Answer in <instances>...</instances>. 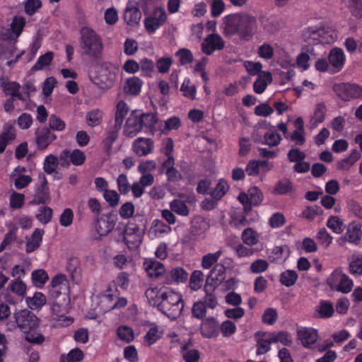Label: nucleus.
I'll use <instances>...</instances> for the list:
<instances>
[{"mask_svg": "<svg viewBox=\"0 0 362 362\" xmlns=\"http://www.w3.org/2000/svg\"><path fill=\"white\" fill-rule=\"evenodd\" d=\"M223 34L226 37L238 35L240 39L249 41L258 29L257 18L247 12L232 13L223 18Z\"/></svg>", "mask_w": 362, "mask_h": 362, "instance_id": "f257e3e1", "label": "nucleus"}, {"mask_svg": "<svg viewBox=\"0 0 362 362\" xmlns=\"http://www.w3.org/2000/svg\"><path fill=\"white\" fill-rule=\"evenodd\" d=\"M80 39L82 54L95 59L101 57L103 49L102 40L92 28L83 27L81 29Z\"/></svg>", "mask_w": 362, "mask_h": 362, "instance_id": "f03ea898", "label": "nucleus"}, {"mask_svg": "<svg viewBox=\"0 0 362 362\" xmlns=\"http://www.w3.org/2000/svg\"><path fill=\"white\" fill-rule=\"evenodd\" d=\"M161 302L158 304V310L171 320H176L181 314L184 302L182 296L173 291L161 294Z\"/></svg>", "mask_w": 362, "mask_h": 362, "instance_id": "7ed1b4c3", "label": "nucleus"}, {"mask_svg": "<svg viewBox=\"0 0 362 362\" xmlns=\"http://www.w3.org/2000/svg\"><path fill=\"white\" fill-rule=\"evenodd\" d=\"M16 322L24 333L35 329L38 326V318L31 311L25 309L15 314Z\"/></svg>", "mask_w": 362, "mask_h": 362, "instance_id": "20e7f679", "label": "nucleus"}, {"mask_svg": "<svg viewBox=\"0 0 362 362\" xmlns=\"http://www.w3.org/2000/svg\"><path fill=\"white\" fill-rule=\"evenodd\" d=\"M144 230L134 223H129L124 231V241L130 250H135L141 243Z\"/></svg>", "mask_w": 362, "mask_h": 362, "instance_id": "39448f33", "label": "nucleus"}, {"mask_svg": "<svg viewBox=\"0 0 362 362\" xmlns=\"http://www.w3.org/2000/svg\"><path fill=\"white\" fill-rule=\"evenodd\" d=\"M334 90L343 100L362 98V86L357 84L340 83L335 85Z\"/></svg>", "mask_w": 362, "mask_h": 362, "instance_id": "423d86ee", "label": "nucleus"}, {"mask_svg": "<svg viewBox=\"0 0 362 362\" xmlns=\"http://www.w3.org/2000/svg\"><path fill=\"white\" fill-rule=\"evenodd\" d=\"M166 20V13L161 8H156L152 15L144 20V25L146 31L151 34L161 25Z\"/></svg>", "mask_w": 362, "mask_h": 362, "instance_id": "0eeeda50", "label": "nucleus"}, {"mask_svg": "<svg viewBox=\"0 0 362 362\" xmlns=\"http://www.w3.org/2000/svg\"><path fill=\"white\" fill-rule=\"evenodd\" d=\"M225 42L221 35L216 33L208 35L202 43V51L206 55H211L216 50H221Z\"/></svg>", "mask_w": 362, "mask_h": 362, "instance_id": "6e6552de", "label": "nucleus"}, {"mask_svg": "<svg viewBox=\"0 0 362 362\" xmlns=\"http://www.w3.org/2000/svg\"><path fill=\"white\" fill-rule=\"evenodd\" d=\"M143 129L139 117V111H132L126 121L124 133L129 137H134Z\"/></svg>", "mask_w": 362, "mask_h": 362, "instance_id": "1a4fd4ad", "label": "nucleus"}, {"mask_svg": "<svg viewBox=\"0 0 362 362\" xmlns=\"http://www.w3.org/2000/svg\"><path fill=\"white\" fill-rule=\"evenodd\" d=\"M115 74L108 71L107 65L100 67V74L93 80V83L102 89H109L114 85Z\"/></svg>", "mask_w": 362, "mask_h": 362, "instance_id": "9d476101", "label": "nucleus"}, {"mask_svg": "<svg viewBox=\"0 0 362 362\" xmlns=\"http://www.w3.org/2000/svg\"><path fill=\"white\" fill-rule=\"evenodd\" d=\"M35 138L37 148L44 150L57 139V136L51 129L46 127H39L35 130Z\"/></svg>", "mask_w": 362, "mask_h": 362, "instance_id": "9b49d317", "label": "nucleus"}, {"mask_svg": "<svg viewBox=\"0 0 362 362\" xmlns=\"http://www.w3.org/2000/svg\"><path fill=\"white\" fill-rule=\"evenodd\" d=\"M297 337L304 347L311 348L317 341L318 334L313 328L300 327L297 329Z\"/></svg>", "mask_w": 362, "mask_h": 362, "instance_id": "f8f14e48", "label": "nucleus"}, {"mask_svg": "<svg viewBox=\"0 0 362 362\" xmlns=\"http://www.w3.org/2000/svg\"><path fill=\"white\" fill-rule=\"evenodd\" d=\"M200 332L205 338L216 337L219 334L218 322L214 317L204 319L201 324Z\"/></svg>", "mask_w": 362, "mask_h": 362, "instance_id": "ddd939ff", "label": "nucleus"}, {"mask_svg": "<svg viewBox=\"0 0 362 362\" xmlns=\"http://www.w3.org/2000/svg\"><path fill=\"white\" fill-rule=\"evenodd\" d=\"M153 144L150 138L139 137L133 142L132 149L138 156H144L153 151Z\"/></svg>", "mask_w": 362, "mask_h": 362, "instance_id": "4468645a", "label": "nucleus"}, {"mask_svg": "<svg viewBox=\"0 0 362 362\" xmlns=\"http://www.w3.org/2000/svg\"><path fill=\"white\" fill-rule=\"evenodd\" d=\"M49 201V188L47 182L45 178L42 183L37 185L34 197L30 204L33 205L44 204Z\"/></svg>", "mask_w": 362, "mask_h": 362, "instance_id": "2eb2a0df", "label": "nucleus"}, {"mask_svg": "<svg viewBox=\"0 0 362 362\" xmlns=\"http://www.w3.org/2000/svg\"><path fill=\"white\" fill-rule=\"evenodd\" d=\"M332 277L334 281L338 283L337 291L344 293H347L351 291L353 282L349 276L342 273L341 270H335L332 274Z\"/></svg>", "mask_w": 362, "mask_h": 362, "instance_id": "dca6fc26", "label": "nucleus"}, {"mask_svg": "<svg viewBox=\"0 0 362 362\" xmlns=\"http://www.w3.org/2000/svg\"><path fill=\"white\" fill-rule=\"evenodd\" d=\"M141 18V12L139 7L132 4H128L124 13V19L127 25H136Z\"/></svg>", "mask_w": 362, "mask_h": 362, "instance_id": "f3484780", "label": "nucleus"}, {"mask_svg": "<svg viewBox=\"0 0 362 362\" xmlns=\"http://www.w3.org/2000/svg\"><path fill=\"white\" fill-rule=\"evenodd\" d=\"M328 59L330 65L335 69V71H339L345 63V56L343 50L339 47L332 49L329 53Z\"/></svg>", "mask_w": 362, "mask_h": 362, "instance_id": "a211bd4d", "label": "nucleus"}, {"mask_svg": "<svg viewBox=\"0 0 362 362\" xmlns=\"http://www.w3.org/2000/svg\"><path fill=\"white\" fill-rule=\"evenodd\" d=\"M232 259L230 258H226L222 263L216 264L211 271L210 275L212 281H217L218 284H221L226 278V267L225 264H230Z\"/></svg>", "mask_w": 362, "mask_h": 362, "instance_id": "6ab92c4d", "label": "nucleus"}, {"mask_svg": "<svg viewBox=\"0 0 362 362\" xmlns=\"http://www.w3.org/2000/svg\"><path fill=\"white\" fill-rule=\"evenodd\" d=\"M1 86L6 95H11V98H17L21 101H25L26 98L20 92L21 85L16 81H1Z\"/></svg>", "mask_w": 362, "mask_h": 362, "instance_id": "aec40b11", "label": "nucleus"}, {"mask_svg": "<svg viewBox=\"0 0 362 362\" xmlns=\"http://www.w3.org/2000/svg\"><path fill=\"white\" fill-rule=\"evenodd\" d=\"M44 232L42 229L36 228L32 235L28 238L25 246V250L28 253L35 251L40 246Z\"/></svg>", "mask_w": 362, "mask_h": 362, "instance_id": "412c9836", "label": "nucleus"}, {"mask_svg": "<svg viewBox=\"0 0 362 362\" xmlns=\"http://www.w3.org/2000/svg\"><path fill=\"white\" fill-rule=\"evenodd\" d=\"M296 190L293 182L288 178L279 180L274 188L273 193L279 195H284L293 192Z\"/></svg>", "mask_w": 362, "mask_h": 362, "instance_id": "4be33fe9", "label": "nucleus"}, {"mask_svg": "<svg viewBox=\"0 0 362 362\" xmlns=\"http://www.w3.org/2000/svg\"><path fill=\"white\" fill-rule=\"evenodd\" d=\"M142 85L143 81L139 78L134 76L127 80L124 90L127 94L138 95L141 92Z\"/></svg>", "mask_w": 362, "mask_h": 362, "instance_id": "5701e85b", "label": "nucleus"}, {"mask_svg": "<svg viewBox=\"0 0 362 362\" xmlns=\"http://www.w3.org/2000/svg\"><path fill=\"white\" fill-rule=\"evenodd\" d=\"M272 81V76L270 72H262L253 84L254 91L257 94L262 93L266 89L267 85Z\"/></svg>", "mask_w": 362, "mask_h": 362, "instance_id": "b1692460", "label": "nucleus"}, {"mask_svg": "<svg viewBox=\"0 0 362 362\" xmlns=\"http://www.w3.org/2000/svg\"><path fill=\"white\" fill-rule=\"evenodd\" d=\"M144 265L148 275L151 277H158L165 272L163 264L156 260L146 261Z\"/></svg>", "mask_w": 362, "mask_h": 362, "instance_id": "393cba45", "label": "nucleus"}, {"mask_svg": "<svg viewBox=\"0 0 362 362\" xmlns=\"http://www.w3.org/2000/svg\"><path fill=\"white\" fill-rule=\"evenodd\" d=\"M129 112V107L127 103L120 100L117 105L115 115V124L116 129H121L124 119Z\"/></svg>", "mask_w": 362, "mask_h": 362, "instance_id": "a878e982", "label": "nucleus"}, {"mask_svg": "<svg viewBox=\"0 0 362 362\" xmlns=\"http://www.w3.org/2000/svg\"><path fill=\"white\" fill-rule=\"evenodd\" d=\"M361 226L354 222L351 223L347 228L345 239L349 243H357L361 240Z\"/></svg>", "mask_w": 362, "mask_h": 362, "instance_id": "bb28decb", "label": "nucleus"}, {"mask_svg": "<svg viewBox=\"0 0 362 362\" xmlns=\"http://www.w3.org/2000/svg\"><path fill=\"white\" fill-rule=\"evenodd\" d=\"M259 19L264 30L269 33H274L279 28V23L274 17L265 18L260 15Z\"/></svg>", "mask_w": 362, "mask_h": 362, "instance_id": "cd10ccee", "label": "nucleus"}, {"mask_svg": "<svg viewBox=\"0 0 362 362\" xmlns=\"http://www.w3.org/2000/svg\"><path fill=\"white\" fill-rule=\"evenodd\" d=\"M303 37L305 40L309 43H311V41L320 43V25L307 28L303 31Z\"/></svg>", "mask_w": 362, "mask_h": 362, "instance_id": "c85d7f7f", "label": "nucleus"}, {"mask_svg": "<svg viewBox=\"0 0 362 362\" xmlns=\"http://www.w3.org/2000/svg\"><path fill=\"white\" fill-rule=\"evenodd\" d=\"M115 226V223L108 218H100L96 225V230L101 236L107 235Z\"/></svg>", "mask_w": 362, "mask_h": 362, "instance_id": "c756f323", "label": "nucleus"}, {"mask_svg": "<svg viewBox=\"0 0 362 362\" xmlns=\"http://www.w3.org/2000/svg\"><path fill=\"white\" fill-rule=\"evenodd\" d=\"M26 303L30 309H37L46 303V297L42 293L37 292L33 297H28Z\"/></svg>", "mask_w": 362, "mask_h": 362, "instance_id": "7c9ffc66", "label": "nucleus"}, {"mask_svg": "<svg viewBox=\"0 0 362 362\" xmlns=\"http://www.w3.org/2000/svg\"><path fill=\"white\" fill-rule=\"evenodd\" d=\"M320 44H330L337 38V34L330 28H325L320 25Z\"/></svg>", "mask_w": 362, "mask_h": 362, "instance_id": "2f4dec72", "label": "nucleus"}, {"mask_svg": "<svg viewBox=\"0 0 362 362\" xmlns=\"http://www.w3.org/2000/svg\"><path fill=\"white\" fill-rule=\"evenodd\" d=\"M298 274L294 270H286L280 275V282L286 287L294 285L298 279Z\"/></svg>", "mask_w": 362, "mask_h": 362, "instance_id": "473e14b6", "label": "nucleus"}, {"mask_svg": "<svg viewBox=\"0 0 362 362\" xmlns=\"http://www.w3.org/2000/svg\"><path fill=\"white\" fill-rule=\"evenodd\" d=\"M188 344L182 346L181 351L185 362H198L200 358L199 352L197 349L188 350Z\"/></svg>", "mask_w": 362, "mask_h": 362, "instance_id": "72a5a7b5", "label": "nucleus"}, {"mask_svg": "<svg viewBox=\"0 0 362 362\" xmlns=\"http://www.w3.org/2000/svg\"><path fill=\"white\" fill-rule=\"evenodd\" d=\"M119 129H116L115 125H114L112 129L107 132V136L103 141L104 149L108 154L112 150V144L118 137V131Z\"/></svg>", "mask_w": 362, "mask_h": 362, "instance_id": "f704fd0d", "label": "nucleus"}, {"mask_svg": "<svg viewBox=\"0 0 362 362\" xmlns=\"http://www.w3.org/2000/svg\"><path fill=\"white\" fill-rule=\"evenodd\" d=\"M349 271L352 274L361 275L362 274V255H354L349 262Z\"/></svg>", "mask_w": 362, "mask_h": 362, "instance_id": "c9c22d12", "label": "nucleus"}, {"mask_svg": "<svg viewBox=\"0 0 362 362\" xmlns=\"http://www.w3.org/2000/svg\"><path fill=\"white\" fill-rule=\"evenodd\" d=\"M139 117L143 128L148 129L154 128L155 124L158 122L157 116L152 112L141 113L139 112Z\"/></svg>", "mask_w": 362, "mask_h": 362, "instance_id": "e433bc0d", "label": "nucleus"}, {"mask_svg": "<svg viewBox=\"0 0 362 362\" xmlns=\"http://www.w3.org/2000/svg\"><path fill=\"white\" fill-rule=\"evenodd\" d=\"M53 56L54 54L52 52H47L45 54L40 56L32 67L31 70L33 71H36L42 69L46 66H48L52 61Z\"/></svg>", "mask_w": 362, "mask_h": 362, "instance_id": "4c0bfd02", "label": "nucleus"}, {"mask_svg": "<svg viewBox=\"0 0 362 362\" xmlns=\"http://www.w3.org/2000/svg\"><path fill=\"white\" fill-rule=\"evenodd\" d=\"M327 226L335 233H341L345 228L343 221L337 216H331L327 222Z\"/></svg>", "mask_w": 362, "mask_h": 362, "instance_id": "58836bf2", "label": "nucleus"}, {"mask_svg": "<svg viewBox=\"0 0 362 362\" xmlns=\"http://www.w3.org/2000/svg\"><path fill=\"white\" fill-rule=\"evenodd\" d=\"M228 189V185L226 181L220 180L216 185V188L210 192L211 197L214 199H221Z\"/></svg>", "mask_w": 362, "mask_h": 362, "instance_id": "ea45409f", "label": "nucleus"}, {"mask_svg": "<svg viewBox=\"0 0 362 362\" xmlns=\"http://www.w3.org/2000/svg\"><path fill=\"white\" fill-rule=\"evenodd\" d=\"M317 311L319 313L320 317H330L334 313V308L330 302L322 300L320 303Z\"/></svg>", "mask_w": 362, "mask_h": 362, "instance_id": "a19ab883", "label": "nucleus"}, {"mask_svg": "<svg viewBox=\"0 0 362 362\" xmlns=\"http://www.w3.org/2000/svg\"><path fill=\"white\" fill-rule=\"evenodd\" d=\"M170 206L171 211L179 215L187 216L189 214L188 207L187 206L186 204L180 199L173 200L170 202Z\"/></svg>", "mask_w": 362, "mask_h": 362, "instance_id": "79ce46f5", "label": "nucleus"}, {"mask_svg": "<svg viewBox=\"0 0 362 362\" xmlns=\"http://www.w3.org/2000/svg\"><path fill=\"white\" fill-rule=\"evenodd\" d=\"M222 255L221 250H218L215 253H208L207 255H205L202 257V266L204 269H209L211 267L212 265H214L219 257Z\"/></svg>", "mask_w": 362, "mask_h": 362, "instance_id": "37998d69", "label": "nucleus"}, {"mask_svg": "<svg viewBox=\"0 0 362 362\" xmlns=\"http://www.w3.org/2000/svg\"><path fill=\"white\" fill-rule=\"evenodd\" d=\"M180 90L183 92L185 97L189 98L192 100L195 99L196 96V86L191 84L189 78H185L180 87Z\"/></svg>", "mask_w": 362, "mask_h": 362, "instance_id": "c03bdc74", "label": "nucleus"}, {"mask_svg": "<svg viewBox=\"0 0 362 362\" xmlns=\"http://www.w3.org/2000/svg\"><path fill=\"white\" fill-rule=\"evenodd\" d=\"M58 165V158L52 154H50L47 156L45 159L43 169L47 174H52L55 172Z\"/></svg>", "mask_w": 362, "mask_h": 362, "instance_id": "a18cd8bd", "label": "nucleus"}, {"mask_svg": "<svg viewBox=\"0 0 362 362\" xmlns=\"http://www.w3.org/2000/svg\"><path fill=\"white\" fill-rule=\"evenodd\" d=\"M206 223L203 218H198L192 222L190 228L192 236H197L203 234L206 230Z\"/></svg>", "mask_w": 362, "mask_h": 362, "instance_id": "49530a36", "label": "nucleus"}, {"mask_svg": "<svg viewBox=\"0 0 362 362\" xmlns=\"http://www.w3.org/2000/svg\"><path fill=\"white\" fill-rule=\"evenodd\" d=\"M192 316L198 320H203L206 314V306L205 303L201 300L193 304L192 308Z\"/></svg>", "mask_w": 362, "mask_h": 362, "instance_id": "de8ad7c7", "label": "nucleus"}, {"mask_svg": "<svg viewBox=\"0 0 362 362\" xmlns=\"http://www.w3.org/2000/svg\"><path fill=\"white\" fill-rule=\"evenodd\" d=\"M278 317L277 310L273 308H267L262 315V321L263 323L272 325Z\"/></svg>", "mask_w": 362, "mask_h": 362, "instance_id": "09e8293b", "label": "nucleus"}, {"mask_svg": "<svg viewBox=\"0 0 362 362\" xmlns=\"http://www.w3.org/2000/svg\"><path fill=\"white\" fill-rule=\"evenodd\" d=\"M175 56L179 58V62L181 65L190 64L193 62L194 57L192 52L186 48L179 49Z\"/></svg>", "mask_w": 362, "mask_h": 362, "instance_id": "8fccbe9b", "label": "nucleus"}, {"mask_svg": "<svg viewBox=\"0 0 362 362\" xmlns=\"http://www.w3.org/2000/svg\"><path fill=\"white\" fill-rule=\"evenodd\" d=\"M204 274L199 270L193 272L189 279V287L192 290L197 291L201 288L203 281Z\"/></svg>", "mask_w": 362, "mask_h": 362, "instance_id": "3c124183", "label": "nucleus"}, {"mask_svg": "<svg viewBox=\"0 0 362 362\" xmlns=\"http://www.w3.org/2000/svg\"><path fill=\"white\" fill-rule=\"evenodd\" d=\"M171 279L175 282H184L188 278V274L182 267L173 268L169 273Z\"/></svg>", "mask_w": 362, "mask_h": 362, "instance_id": "603ef678", "label": "nucleus"}, {"mask_svg": "<svg viewBox=\"0 0 362 362\" xmlns=\"http://www.w3.org/2000/svg\"><path fill=\"white\" fill-rule=\"evenodd\" d=\"M53 211L49 206H42L39 209V214L36 216L37 220L42 224L48 223L52 218Z\"/></svg>", "mask_w": 362, "mask_h": 362, "instance_id": "864d4df0", "label": "nucleus"}, {"mask_svg": "<svg viewBox=\"0 0 362 362\" xmlns=\"http://www.w3.org/2000/svg\"><path fill=\"white\" fill-rule=\"evenodd\" d=\"M281 139V136L279 134L272 131L264 134V141H262V143L269 146H276L280 144Z\"/></svg>", "mask_w": 362, "mask_h": 362, "instance_id": "5fc2aeb1", "label": "nucleus"}, {"mask_svg": "<svg viewBox=\"0 0 362 362\" xmlns=\"http://www.w3.org/2000/svg\"><path fill=\"white\" fill-rule=\"evenodd\" d=\"M247 193L250 203H252L253 206H258L262 203L263 200V194L257 187L250 188Z\"/></svg>", "mask_w": 362, "mask_h": 362, "instance_id": "6e6d98bb", "label": "nucleus"}, {"mask_svg": "<svg viewBox=\"0 0 362 362\" xmlns=\"http://www.w3.org/2000/svg\"><path fill=\"white\" fill-rule=\"evenodd\" d=\"M88 124L90 127H95L100 124L102 113L99 110H93L86 115Z\"/></svg>", "mask_w": 362, "mask_h": 362, "instance_id": "4d7b16f0", "label": "nucleus"}, {"mask_svg": "<svg viewBox=\"0 0 362 362\" xmlns=\"http://www.w3.org/2000/svg\"><path fill=\"white\" fill-rule=\"evenodd\" d=\"M25 25V18L22 16H15L11 23V28L13 33L19 36Z\"/></svg>", "mask_w": 362, "mask_h": 362, "instance_id": "13d9d810", "label": "nucleus"}, {"mask_svg": "<svg viewBox=\"0 0 362 362\" xmlns=\"http://www.w3.org/2000/svg\"><path fill=\"white\" fill-rule=\"evenodd\" d=\"M220 331L223 337H228L235 332L236 326L232 321L226 320L219 326Z\"/></svg>", "mask_w": 362, "mask_h": 362, "instance_id": "bf43d9fd", "label": "nucleus"}, {"mask_svg": "<svg viewBox=\"0 0 362 362\" xmlns=\"http://www.w3.org/2000/svg\"><path fill=\"white\" fill-rule=\"evenodd\" d=\"M117 335L123 341L127 343L131 342L134 339V332L132 328L124 326L117 329Z\"/></svg>", "mask_w": 362, "mask_h": 362, "instance_id": "052dcab7", "label": "nucleus"}, {"mask_svg": "<svg viewBox=\"0 0 362 362\" xmlns=\"http://www.w3.org/2000/svg\"><path fill=\"white\" fill-rule=\"evenodd\" d=\"M134 211L135 208L134 204L131 202H127L121 206L119 214L122 218L127 219L134 215Z\"/></svg>", "mask_w": 362, "mask_h": 362, "instance_id": "680f3d73", "label": "nucleus"}, {"mask_svg": "<svg viewBox=\"0 0 362 362\" xmlns=\"http://www.w3.org/2000/svg\"><path fill=\"white\" fill-rule=\"evenodd\" d=\"M211 4V13L214 17H218L223 12L225 4L223 0H209Z\"/></svg>", "mask_w": 362, "mask_h": 362, "instance_id": "e2e57ef3", "label": "nucleus"}, {"mask_svg": "<svg viewBox=\"0 0 362 362\" xmlns=\"http://www.w3.org/2000/svg\"><path fill=\"white\" fill-rule=\"evenodd\" d=\"M49 126L50 129L56 131H62L65 129L66 124L56 115L52 114L49 119Z\"/></svg>", "mask_w": 362, "mask_h": 362, "instance_id": "0e129e2a", "label": "nucleus"}, {"mask_svg": "<svg viewBox=\"0 0 362 362\" xmlns=\"http://www.w3.org/2000/svg\"><path fill=\"white\" fill-rule=\"evenodd\" d=\"M268 267L269 264L266 260L258 259L250 264V269L254 274H259L265 272Z\"/></svg>", "mask_w": 362, "mask_h": 362, "instance_id": "69168bd1", "label": "nucleus"}, {"mask_svg": "<svg viewBox=\"0 0 362 362\" xmlns=\"http://www.w3.org/2000/svg\"><path fill=\"white\" fill-rule=\"evenodd\" d=\"M103 197L111 207H115L119 204V195L115 190L107 189V191H105L103 193Z\"/></svg>", "mask_w": 362, "mask_h": 362, "instance_id": "338daca9", "label": "nucleus"}, {"mask_svg": "<svg viewBox=\"0 0 362 362\" xmlns=\"http://www.w3.org/2000/svg\"><path fill=\"white\" fill-rule=\"evenodd\" d=\"M11 291L20 296H23L26 291V285L20 280V276L9 285Z\"/></svg>", "mask_w": 362, "mask_h": 362, "instance_id": "774afa93", "label": "nucleus"}]
</instances>
